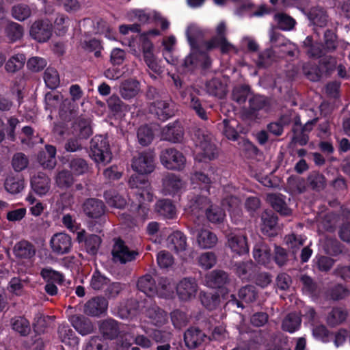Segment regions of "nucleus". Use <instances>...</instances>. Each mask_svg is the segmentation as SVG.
<instances>
[{
    "instance_id": "58",
    "label": "nucleus",
    "mask_w": 350,
    "mask_h": 350,
    "mask_svg": "<svg viewBox=\"0 0 350 350\" xmlns=\"http://www.w3.org/2000/svg\"><path fill=\"white\" fill-rule=\"evenodd\" d=\"M250 94V88L247 85L235 87L232 91V99L241 105L245 103Z\"/></svg>"
},
{
    "instance_id": "12",
    "label": "nucleus",
    "mask_w": 350,
    "mask_h": 350,
    "mask_svg": "<svg viewBox=\"0 0 350 350\" xmlns=\"http://www.w3.org/2000/svg\"><path fill=\"white\" fill-rule=\"evenodd\" d=\"M190 232L191 234L196 235L197 243L201 248H212L217 242V237L216 234L207 229L191 228L190 229Z\"/></svg>"
},
{
    "instance_id": "63",
    "label": "nucleus",
    "mask_w": 350,
    "mask_h": 350,
    "mask_svg": "<svg viewBox=\"0 0 350 350\" xmlns=\"http://www.w3.org/2000/svg\"><path fill=\"white\" fill-rule=\"evenodd\" d=\"M202 304L208 310H212L219 305V297L216 294L203 293L200 296Z\"/></svg>"
},
{
    "instance_id": "22",
    "label": "nucleus",
    "mask_w": 350,
    "mask_h": 350,
    "mask_svg": "<svg viewBox=\"0 0 350 350\" xmlns=\"http://www.w3.org/2000/svg\"><path fill=\"white\" fill-rule=\"evenodd\" d=\"M210 202L206 197L197 196L192 198L188 205V211L191 215L199 218L206 212Z\"/></svg>"
},
{
    "instance_id": "64",
    "label": "nucleus",
    "mask_w": 350,
    "mask_h": 350,
    "mask_svg": "<svg viewBox=\"0 0 350 350\" xmlns=\"http://www.w3.org/2000/svg\"><path fill=\"white\" fill-rule=\"evenodd\" d=\"M69 167L75 175H81L88 171V166L83 159H73L70 161Z\"/></svg>"
},
{
    "instance_id": "18",
    "label": "nucleus",
    "mask_w": 350,
    "mask_h": 350,
    "mask_svg": "<svg viewBox=\"0 0 350 350\" xmlns=\"http://www.w3.org/2000/svg\"><path fill=\"white\" fill-rule=\"evenodd\" d=\"M85 214L91 218H98L105 213V205L99 200L90 198L87 200L83 206Z\"/></svg>"
},
{
    "instance_id": "37",
    "label": "nucleus",
    "mask_w": 350,
    "mask_h": 350,
    "mask_svg": "<svg viewBox=\"0 0 350 350\" xmlns=\"http://www.w3.org/2000/svg\"><path fill=\"white\" fill-rule=\"evenodd\" d=\"M156 211L161 216L172 219L176 215L175 206L167 200H159L155 205Z\"/></svg>"
},
{
    "instance_id": "33",
    "label": "nucleus",
    "mask_w": 350,
    "mask_h": 350,
    "mask_svg": "<svg viewBox=\"0 0 350 350\" xmlns=\"http://www.w3.org/2000/svg\"><path fill=\"white\" fill-rule=\"evenodd\" d=\"M4 187L8 192L16 194L23 189L24 180L18 176L10 175L5 180Z\"/></svg>"
},
{
    "instance_id": "46",
    "label": "nucleus",
    "mask_w": 350,
    "mask_h": 350,
    "mask_svg": "<svg viewBox=\"0 0 350 350\" xmlns=\"http://www.w3.org/2000/svg\"><path fill=\"white\" fill-rule=\"evenodd\" d=\"M206 215L207 219L213 224H220L224 221L226 214L224 211L217 206L208 204L206 210Z\"/></svg>"
},
{
    "instance_id": "51",
    "label": "nucleus",
    "mask_w": 350,
    "mask_h": 350,
    "mask_svg": "<svg viewBox=\"0 0 350 350\" xmlns=\"http://www.w3.org/2000/svg\"><path fill=\"white\" fill-rule=\"evenodd\" d=\"M75 130L81 138L90 137L92 133L90 120L83 118H79L75 123Z\"/></svg>"
},
{
    "instance_id": "48",
    "label": "nucleus",
    "mask_w": 350,
    "mask_h": 350,
    "mask_svg": "<svg viewBox=\"0 0 350 350\" xmlns=\"http://www.w3.org/2000/svg\"><path fill=\"white\" fill-rule=\"evenodd\" d=\"M174 284L170 279L161 278L159 281L157 295L165 298L172 297L174 295Z\"/></svg>"
},
{
    "instance_id": "11",
    "label": "nucleus",
    "mask_w": 350,
    "mask_h": 350,
    "mask_svg": "<svg viewBox=\"0 0 350 350\" xmlns=\"http://www.w3.org/2000/svg\"><path fill=\"white\" fill-rule=\"evenodd\" d=\"M50 245L54 253L64 254L68 253L72 248V239L66 233H57L51 237Z\"/></svg>"
},
{
    "instance_id": "44",
    "label": "nucleus",
    "mask_w": 350,
    "mask_h": 350,
    "mask_svg": "<svg viewBox=\"0 0 350 350\" xmlns=\"http://www.w3.org/2000/svg\"><path fill=\"white\" fill-rule=\"evenodd\" d=\"M268 199L272 207L281 215H288L291 213V209L280 196L271 194L268 196Z\"/></svg>"
},
{
    "instance_id": "2",
    "label": "nucleus",
    "mask_w": 350,
    "mask_h": 350,
    "mask_svg": "<svg viewBox=\"0 0 350 350\" xmlns=\"http://www.w3.org/2000/svg\"><path fill=\"white\" fill-rule=\"evenodd\" d=\"M90 157L96 162L105 165L112 159L109 142L102 135L95 136L91 141Z\"/></svg>"
},
{
    "instance_id": "41",
    "label": "nucleus",
    "mask_w": 350,
    "mask_h": 350,
    "mask_svg": "<svg viewBox=\"0 0 350 350\" xmlns=\"http://www.w3.org/2000/svg\"><path fill=\"white\" fill-rule=\"evenodd\" d=\"M162 138L164 140L176 142L182 138V131L178 125H167L162 130Z\"/></svg>"
},
{
    "instance_id": "35",
    "label": "nucleus",
    "mask_w": 350,
    "mask_h": 350,
    "mask_svg": "<svg viewBox=\"0 0 350 350\" xmlns=\"http://www.w3.org/2000/svg\"><path fill=\"white\" fill-rule=\"evenodd\" d=\"M100 331L105 338L113 339L118 336L119 327L116 321L109 319L100 323Z\"/></svg>"
},
{
    "instance_id": "21",
    "label": "nucleus",
    "mask_w": 350,
    "mask_h": 350,
    "mask_svg": "<svg viewBox=\"0 0 350 350\" xmlns=\"http://www.w3.org/2000/svg\"><path fill=\"white\" fill-rule=\"evenodd\" d=\"M137 286L138 289L148 297H154L158 293L157 286L153 278L146 274L139 278Z\"/></svg>"
},
{
    "instance_id": "30",
    "label": "nucleus",
    "mask_w": 350,
    "mask_h": 350,
    "mask_svg": "<svg viewBox=\"0 0 350 350\" xmlns=\"http://www.w3.org/2000/svg\"><path fill=\"white\" fill-rule=\"evenodd\" d=\"M72 324L75 329L83 336L92 333L94 329L92 322L81 316L74 317L72 319Z\"/></svg>"
},
{
    "instance_id": "38",
    "label": "nucleus",
    "mask_w": 350,
    "mask_h": 350,
    "mask_svg": "<svg viewBox=\"0 0 350 350\" xmlns=\"http://www.w3.org/2000/svg\"><path fill=\"white\" fill-rule=\"evenodd\" d=\"M309 18L314 25L321 27H325L328 21V16L326 12L323 8L319 7L311 9Z\"/></svg>"
},
{
    "instance_id": "1",
    "label": "nucleus",
    "mask_w": 350,
    "mask_h": 350,
    "mask_svg": "<svg viewBox=\"0 0 350 350\" xmlns=\"http://www.w3.org/2000/svg\"><path fill=\"white\" fill-rule=\"evenodd\" d=\"M187 40L191 46V53L186 57L184 61V66L188 69H191L198 65L207 67L210 61L206 53L202 49H205L204 42L199 43L200 40L203 37V32L201 29L196 25L191 24L188 26L186 31Z\"/></svg>"
},
{
    "instance_id": "34",
    "label": "nucleus",
    "mask_w": 350,
    "mask_h": 350,
    "mask_svg": "<svg viewBox=\"0 0 350 350\" xmlns=\"http://www.w3.org/2000/svg\"><path fill=\"white\" fill-rule=\"evenodd\" d=\"M110 283V280L100 271L96 270L92 275L90 286L94 291H101Z\"/></svg>"
},
{
    "instance_id": "57",
    "label": "nucleus",
    "mask_w": 350,
    "mask_h": 350,
    "mask_svg": "<svg viewBox=\"0 0 350 350\" xmlns=\"http://www.w3.org/2000/svg\"><path fill=\"white\" fill-rule=\"evenodd\" d=\"M308 185L313 189L320 191L325 187V178L319 172H313L308 177Z\"/></svg>"
},
{
    "instance_id": "9",
    "label": "nucleus",
    "mask_w": 350,
    "mask_h": 350,
    "mask_svg": "<svg viewBox=\"0 0 350 350\" xmlns=\"http://www.w3.org/2000/svg\"><path fill=\"white\" fill-rule=\"evenodd\" d=\"M176 293L182 301H189L193 299L198 291V284L193 278L182 279L176 285Z\"/></svg>"
},
{
    "instance_id": "50",
    "label": "nucleus",
    "mask_w": 350,
    "mask_h": 350,
    "mask_svg": "<svg viewBox=\"0 0 350 350\" xmlns=\"http://www.w3.org/2000/svg\"><path fill=\"white\" fill-rule=\"evenodd\" d=\"M40 274L46 283L62 284L64 281V275L51 268L42 269Z\"/></svg>"
},
{
    "instance_id": "28",
    "label": "nucleus",
    "mask_w": 350,
    "mask_h": 350,
    "mask_svg": "<svg viewBox=\"0 0 350 350\" xmlns=\"http://www.w3.org/2000/svg\"><path fill=\"white\" fill-rule=\"evenodd\" d=\"M228 280V274L220 270H215L210 273L206 278V284L211 288H220Z\"/></svg>"
},
{
    "instance_id": "49",
    "label": "nucleus",
    "mask_w": 350,
    "mask_h": 350,
    "mask_svg": "<svg viewBox=\"0 0 350 350\" xmlns=\"http://www.w3.org/2000/svg\"><path fill=\"white\" fill-rule=\"evenodd\" d=\"M104 195L107 204L111 206L122 208L126 204V199L115 191H107Z\"/></svg>"
},
{
    "instance_id": "3",
    "label": "nucleus",
    "mask_w": 350,
    "mask_h": 350,
    "mask_svg": "<svg viewBox=\"0 0 350 350\" xmlns=\"http://www.w3.org/2000/svg\"><path fill=\"white\" fill-rule=\"evenodd\" d=\"M160 159L162 165L168 170H180L186 164L183 154L174 148H167L161 151Z\"/></svg>"
},
{
    "instance_id": "6",
    "label": "nucleus",
    "mask_w": 350,
    "mask_h": 350,
    "mask_svg": "<svg viewBox=\"0 0 350 350\" xmlns=\"http://www.w3.org/2000/svg\"><path fill=\"white\" fill-rule=\"evenodd\" d=\"M30 36L39 42L48 41L53 33L52 24L49 21L40 19L36 21L31 26Z\"/></svg>"
},
{
    "instance_id": "16",
    "label": "nucleus",
    "mask_w": 350,
    "mask_h": 350,
    "mask_svg": "<svg viewBox=\"0 0 350 350\" xmlns=\"http://www.w3.org/2000/svg\"><path fill=\"white\" fill-rule=\"evenodd\" d=\"M107 301L104 297H95L85 304L84 312L90 316H99L107 310Z\"/></svg>"
},
{
    "instance_id": "20",
    "label": "nucleus",
    "mask_w": 350,
    "mask_h": 350,
    "mask_svg": "<svg viewBox=\"0 0 350 350\" xmlns=\"http://www.w3.org/2000/svg\"><path fill=\"white\" fill-rule=\"evenodd\" d=\"M31 187L40 196L46 195L50 189L51 180L43 173H38L32 177Z\"/></svg>"
},
{
    "instance_id": "61",
    "label": "nucleus",
    "mask_w": 350,
    "mask_h": 350,
    "mask_svg": "<svg viewBox=\"0 0 350 350\" xmlns=\"http://www.w3.org/2000/svg\"><path fill=\"white\" fill-rule=\"evenodd\" d=\"M12 165L15 171L21 172L28 166L29 159L24 153L17 152L12 157Z\"/></svg>"
},
{
    "instance_id": "17",
    "label": "nucleus",
    "mask_w": 350,
    "mask_h": 350,
    "mask_svg": "<svg viewBox=\"0 0 350 350\" xmlns=\"http://www.w3.org/2000/svg\"><path fill=\"white\" fill-rule=\"evenodd\" d=\"M187 246V237L180 231L174 232L167 237V247L177 254L185 251Z\"/></svg>"
},
{
    "instance_id": "56",
    "label": "nucleus",
    "mask_w": 350,
    "mask_h": 350,
    "mask_svg": "<svg viewBox=\"0 0 350 350\" xmlns=\"http://www.w3.org/2000/svg\"><path fill=\"white\" fill-rule=\"evenodd\" d=\"M274 19L279 28L284 31L291 30L295 25V21L292 17L283 13L275 14Z\"/></svg>"
},
{
    "instance_id": "42",
    "label": "nucleus",
    "mask_w": 350,
    "mask_h": 350,
    "mask_svg": "<svg viewBox=\"0 0 350 350\" xmlns=\"http://www.w3.org/2000/svg\"><path fill=\"white\" fill-rule=\"evenodd\" d=\"M347 317L345 310L340 308H336L329 313L327 317V323L332 327L338 325L343 323Z\"/></svg>"
},
{
    "instance_id": "25",
    "label": "nucleus",
    "mask_w": 350,
    "mask_h": 350,
    "mask_svg": "<svg viewBox=\"0 0 350 350\" xmlns=\"http://www.w3.org/2000/svg\"><path fill=\"white\" fill-rule=\"evenodd\" d=\"M45 148L39 154L38 161L44 168L53 169L56 165V148L51 145H46Z\"/></svg>"
},
{
    "instance_id": "36",
    "label": "nucleus",
    "mask_w": 350,
    "mask_h": 350,
    "mask_svg": "<svg viewBox=\"0 0 350 350\" xmlns=\"http://www.w3.org/2000/svg\"><path fill=\"white\" fill-rule=\"evenodd\" d=\"M139 91V83L133 79L124 81L120 87V94L126 99L135 96Z\"/></svg>"
},
{
    "instance_id": "32",
    "label": "nucleus",
    "mask_w": 350,
    "mask_h": 350,
    "mask_svg": "<svg viewBox=\"0 0 350 350\" xmlns=\"http://www.w3.org/2000/svg\"><path fill=\"white\" fill-rule=\"evenodd\" d=\"M208 94L219 98H223L226 94V85L219 79H213L206 84Z\"/></svg>"
},
{
    "instance_id": "29",
    "label": "nucleus",
    "mask_w": 350,
    "mask_h": 350,
    "mask_svg": "<svg viewBox=\"0 0 350 350\" xmlns=\"http://www.w3.org/2000/svg\"><path fill=\"white\" fill-rule=\"evenodd\" d=\"M303 46L307 55L312 58H319L325 55L321 45L314 42L312 37L308 36L303 42Z\"/></svg>"
},
{
    "instance_id": "5",
    "label": "nucleus",
    "mask_w": 350,
    "mask_h": 350,
    "mask_svg": "<svg viewBox=\"0 0 350 350\" xmlns=\"http://www.w3.org/2000/svg\"><path fill=\"white\" fill-rule=\"evenodd\" d=\"M129 184L131 188L138 189L136 196L139 204L152 201L153 194L150 184L144 178L138 175L132 176L129 180Z\"/></svg>"
},
{
    "instance_id": "47",
    "label": "nucleus",
    "mask_w": 350,
    "mask_h": 350,
    "mask_svg": "<svg viewBox=\"0 0 350 350\" xmlns=\"http://www.w3.org/2000/svg\"><path fill=\"white\" fill-rule=\"evenodd\" d=\"M300 324V317L296 313H290L282 322V329L290 333H293L299 327Z\"/></svg>"
},
{
    "instance_id": "15",
    "label": "nucleus",
    "mask_w": 350,
    "mask_h": 350,
    "mask_svg": "<svg viewBox=\"0 0 350 350\" xmlns=\"http://www.w3.org/2000/svg\"><path fill=\"white\" fill-rule=\"evenodd\" d=\"M184 187V183L178 176L167 174L163 178V192L165 195H172L179 192Z\"/></svg>"
},
{
    "instance_id": "19",
    "label": "nucleus",
    "mask_w": 350,
    "mask_h": 350,
    "mask_svg": "<svg viewBox=\"0 0 350 350\" xmlns=\"http://www.w3.org/2000/svg\"><path fill=\"white\" fill-rule=\"evenodd\" d=\"M206 338V335L198 328L188 329L184 334L186 346L189 349H195L200 346Z\"/></svg>"
},
{
    "instance_id": "55",
    "label": "nucleus",
    "mask_w": 350,
    "mask_h": 350,
    "mask_svg": "<svg viewBox=\"0 0 350 350\" xmlns=\"http://www.w3.org/2000/svg\"><path fill=\"white\" fill-rule=\"evenodd\" d=\"M45 109L51 111L56 109L63 101V96L59 93L48 92L45 95Z\"/></svg>"
},
{
    "instance_id": "14",
    "label": "nucleus",
    "mask_w": 350,
    "mask_h": 350,
    "mask_svg": "<svg viewBox=\"0 0 350 350\" xmlns=\"http://www.w3.org/2000/svg\"><path fill=\"white\" fill-rule=\"evenodd\" d=\"M227 245L235 254L242 255L247 254L249 247L245 235L231 233L228 235Z\"/></svg>"
},
{
    "instance_id": "62",
    "label": "nucleus",
    "mask_w": 350,
    "mask_h": 350,
    "mask_svg": "<svg viewBox=\"0 0 350 350\" xmlns=\"http://www.w3.org/2000/svg\"><path fill=\"white\" fill-rule=\"evenodd\" d=\"M137 139L139 143L142 146H147L153 139V133L151 129L147 126H142L138 129Z\"/></svg>"
},
{
    "instance_id": "53",
    "label": "nucleus",
    "mask_w": 350,
    "mask_h": 350,
    "mask_svg": "<svg viewBox=\"0 0 350 350\" xmlns=\"http://www.w3.org/2000/svg\"><path fill=\"white\" fill-rule=\"evenodd\" d=\"M7 37L12 42L16 41L22 38L23 34V27L14 22H9L5 27Z\"/></svg>"
},
{
    "instance_id": "24",
    "label": "nucleus",
    "mask_w": 350,
    "mask_h": 350,
    "mask_svg": "<svg viewBox=\"0 0 350 350\" xmlns=\"http://www.w3.org/2000/svg\"><path fill=\"white\" fill-rule=\"evenodd\" d=\"M277 217L271 211H265L261 215V230L268 236H273L275 234L277 227Z\"/></svg>"
},
{
    "instance_id": "52",
    "label": "nucleus",
    "mask_w": 350,
    "mask_h": 350,
    "mask_svg": "<svg viewBox=\"0 0 350 350\" xmlns=\"http://www.w3.org/2000/svg\"><path fill=\"white\" fill-rule=\"evenodd\" d=\"M148 316L156 325H163L167 319V313L157 306L150 308L148 310Z\"/></svg>"
},
{
    "instance_id": "60",
    "label": "nucleus",
    "mask_w": 350,
    "mask_h": 350,
    "mask_svg": "<svg viewBox=\"0 0 350 350\" xmlns=\"http://www.w3.org/2000/svg\"><path fill=\"white\" fill-rule=\"evenodd\" d=\"M12 14L15 19L23 21L30 16L31 10L27 5L18 4L12 8Z\"/></svg>"
},
{
    "instance_id": "4",
    "label": "nucleus",
    "mask_w": 350,
    "mask_h": 350,
    "mask_svg": "<svg viewBox=\"0 0 350 350\" xmlns=\"http://www.w3.org/2000/svg\"><path fill=\"white\" fill-rule=\"evenodd\" d=\"M196 152L197 158L200 161L203 159H214L218 154L217 149L213 142L212 138L210 135L204 134L198 135V140L196 142Z\"/></svg>"
},
{
    "instance_id": "40",
    "label": "nucleus",
    "mask_w": 350,
    "mask_h": 350,
    "mask_svg": "<svg viewBox=\"0 0 350 350\" xmlns=\"http://www.w3.org/2000/svg\"><path fill=\"white\" fill-rule=\"evenodd\" d=\"M26 58L23 54H16L5 62V69L8 72L14 73L21 70L25 62Z\"/></svg>"
},
{
    "instance_id": "10",
    "label": "nucleus",
    "mask_w": 350,
    "mask_h": 350,
    "mask_svg": "<svg viewBox=\"0 0 350 350\" xmlns=\"http://www.w3.org/2000/svg\"><path fill=\"white\" fill-rule=\"evenodd\" d=\"M111 253L113 260L120 263L130 262L134 260L138 254L135 251L129 250L120 239L115 241Z\"/></svg>"
},
{
    "instance_id": "54",
    "label": "nucleus",
    "mask_w": 350,
    "mask_h": 350,
    "mask_svg": "<svg viewBox=\"0 0 350 350\" xmlns=\"http://www.w3.org/2000/svg\"><path fill=\"white\" fill-rule=\"evenodd\" d=\"M44 80L46 86L51 89H55L60 83L57 71L53 68H48L44 74Z\"/></svg>"
},
{
    "instance_id": "26",
    "label": "nucleus",
    "mask_w": 350,
    "mask_h": 350,
    "mask_svg": "<svg viewBox=\"0 0 350 350\" xmlns=\"http://www.w3.org/2000/svg\"><path fill=\"white\" fill-rule=\"evenodd\" d=\"M253 256L258 263L267 265L271 261V250L267 245L263 242L258 243L253 250Z\"/></svg>"
},
{
    "instance_id": "23",
    "label": "nucleus",
    "mask_w": 350,
    "mask_h": 350,
    "mask_svg": "<svg viewBox=\"0 0 350 350\" xmlns=\"http://www.w3.org/2000/svg\"><path fill=\"white\" fill-rule=\"evenodd\" d=\"M204 46L206 51H211L219 46L222 53H228L230 51L237 52L234 46L228 41L226 37H222L221 39L212 38L210 40L204 42Z\"/></svg>"
},
{
    "instance_id": "39",
    "label": "nucleus",
    "mask_w": 350,
    "mask_h": 350,
    "mask_svg": "<svg viewBox=\"0 0 350 350\" xmlns=\"http://www.w3.org/2000/svg\"><path fill=\"white\" fill-rule=\"evenodd\" d=\"M10 325L13 330L21 336H27L31 331L29 322L22 317H15L10 320Z\"/></svg>"
},
{
    "instance_id": "8",
    "label": "nucleus",
    "mask_w": 350,
    "mask_h": 350,
    "mask_svg": "<svg viewBox=\"0 0 350 350\" xmlns=\"http://www.w3.org/2000/svg\"><path fill=\"white\" fill-rule=\"evenodd\" d=\"M150 111L154 113L159 119L166 120L174 114V104L171 99H157L150 107Z\"/></svg>"
},
{
    "instance_id": "13",
    "label": "nucleus",
    "mask_w": 350,
    "mask_h": 350,
    "mask_svg": "<svg viewBox=\"0 0 350 350\" xmlns=\"http://www.w3.org/2000/svg\"><path fill=\"white\" fill-rule=\"evenodd\" d=\"M140 40L142 43V53L144 61L148 67L156 73L162 71L161 67L157 63L153 54V45L150 40H147L146 36H142Z\"/></svg>"
},
{
    "instance_id": "43",
    "label": "nucleus",
    "mask_w": 350,
    "mask_h": 350,
    "mask_svg": "<svg viewBox=\"0 0 350 350\" xmlns=\"http://www.w3.org/2000/svg\"><path fill=\"white\" fill-rule=\"evenodd\" d=\"M55 182L59 188L67 189L73 185L75 180L72 174L69 171L64 170L56 174Z\"/></svg>"
},
{
    "instance_id": "7",
    "label": "nucleus",
    "mask_w": 350,
    "mask_h": 350,
    "mask_svg": "<svg viewBox=\"0 0 350 350\" xmlns=\"http://www.w3.org/2000/svg\"><path fill=\"white\" fill-rule=\"evenodd\" d=\"M133 169L141 174H150L154 170V154L152 152H144L133 158Z\"/></svg>"
},
{
    "instance_id": "27",
    "label": "nucleus",
    "mask_w": 350,
    "mask_h": 350,
    "mask_svg": "<svg viewBox=\"0 0 350 350\" xmlns=\"http://www.w3.org/2000/svg\"><path fill=\"white\" fill-rule=\"evenodd\" d=\"M13 252L16 258L27 259L35 255L36 250L32 244L27 241H21L14 245Z\"/></svg>"
},
{
    "instance_id": "59",
    "label": "nucleus",
    "mask_w": 350,
    "mask_h": 350,
    "mask_svg": "<svg viewBox=\"0 0 350 350\" xmlns=\"http://www.w3.org/2000/svg\"><path fill=\"white\" fill-rule=\"evenodd\" d=\"M275 59V55L272 49H268L258 55L256 64L258 67H267L271 65Z\"/></svg>"
},
{
    "instance_id": "45",
    "label": "nucleus",
    "mask_w": 350,
    "mask_h": 350,
    "mask_svg": "<svg viewBox=\"0 0 350 350\" xmlns=\"http://www.w3.org/2000/svg\"><path fill=\"white\" fill-rule=\"evenodd\" d=\"M295 125L293 128V142L300 146H304L308 142V136L307 133L301 131V123L299 117H295Z\"/></svg>"
},
{
    "instance_id": "31",
    "label": "nucleus",
    "mask_w": 350,
    "mask_h": 350,
    "mask_svg": "<svg viewBox=\"0 0 350 350\" xmlns=\"http://www.w3.org/2000/svg\"><path fill=\"white\" fill-rule=\"evenodd\" d=\"M198 92V91L195 89H192L190 91L188 98V100H189V105L202 120H206L208 119L207 113L202 107L200 99L196 95V93L197 94Z\"/></svg>"
}]
</instances>
